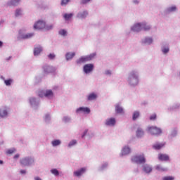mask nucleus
Returning a JSON list of instances; mask_svg holds the SVG:
<instances>
[{"label":"nucleus","instance_id":"obj_17","mask_svg":"<svg viewBox=\"0 0 180 180\" xmlns=\"http://www.w3.org/2000/svg\"><path fill=\"white\" fill-rule=\"evenodd\" d=\"M155 169H157V171H160V172H164L165 171H168V169H167L165 167H162V166H161L160 165H156Z\"/></svg>","mask_w":180,"mask_h":180},{"label":"nucleus","instance_id":"obj_32","mask_svg":"<svg viewBox=\"0 0 180 180\" xmlns=\"http://www.w3.org/2000/svg\"><path fill=\"white\" fill-rule=\"evenodd\" d=\"M175 178L172 176H166L162 178V180H174Z\"/></svg>","mask_w":180,"mask_h":180},{"label":"nucleus","instance_id":"obj_1","mask_svg":"<svg viewBox=\"0 0 180 180\" xmlns=\"http://www.w3.org/2000/svg\"><path fill=\"white\" fill-rule=\"evenodd\" d=\"M142 29L145 30H150L151 27L150 25H147L146 22L136 24L131 27V30L133 32H140Z\"/></svg>","mask_w":180,"mask_h":180},{"label":"nucleus","instance_id":"obj_12","mask_svg":"<svg viewBox=\"0 0 180 180\" xmlns=\"http://www.w3.org/2000/svg\"><path fill=\"white\" fill-rule=\"evenodd\" d=\"M43 69L44 74H50L54 71V68L47 65L44 66Z\"/></svg>","mask_w":180,"mask_h":180},{"label":"nucleus","instance_id":"obj_48","mask_svg":"<svg viewBox=\"0 0 180 180\" xmlns=\"http://www.w3.org/2000/svg\"><path fill=\"white\" fill-rule=\"evenodd\" d=\"M20 174H26V170H20Z\"/></svg>","mask_w":180,"mask_h":180},{"label":"nucleus","instance_id":"obj_26","mask_svg":"<svg viewBox=\"0 0 180 180\" xmlns=\"http://www.w3.org/2000/svg\"><path fill=\"white\" fill-rule=\"evenodd\" d=\"M75 56V53H68L66 54V60H71Z\"/></svg>","mask_w":180,"mask_h":180},{"label":"nucleus","instance_id":"obj_34","mask_svg":"<svg viewBox=\"0 0 180 180\" xmlns=\"http://www.w3.org/2000/svg\"><path fill=\"white\" fill-rule=\"evenodd\" d=\"M4 83H5V84H6L7 86H9V85H11V84H12V79H8V80H5V81H4Z\"/></svg>","mask_w":180,"mask_h":180},{"label":"nucleus","instance_id":"obj_20","mask_svg":"<svg viewBox=\"0 0 180 180\" xmlns=\"http://www.w3.org/2000/svg\"><path fill=\"white\" fill-rule=\"evenodd\" d=\"M136 136L137 137H143L144 136V131L141 128H139L136 131Z\"/></svg>","mask_w":180,"mask_h":180},{"label":"nucleus","instance_id":"obj_43","mask_svg":"<svg viewBox=\"0 0 180 180\" xmlns=\"http://www.w3.org/2000/svg\"><path fill=\"white\" fill-rule=\"evenodd\" d=\"M162 51L165 54H167V53H168L169 51V48H164L162 49Z\"/></svg>","mask_w":180,"mask_h":180},{"label":"nucleus","instance_id":"obj_10","mask_svg":"<svg viewBox=\"0 0 180 180\" xmlns=\"http://www.w3.org/2000/svg\"><path fill=\"white\" fill-rule=\"evenodd\" d=\"M77 113L82 112V113H90L91 110L89 108L86 107H80L77 109L76 110Z\"/></svg>","mask_w":180,"mask_h":180},{"label":"nucleus","instance_id":"obj_16","mask_svg":"<svg viewBox=\"0 0 180 180\" xmlns=\"http://www.w3.org/2000/svg\"><path fill=\"white\" fill-rule=\"evenodd\" d=\"M86 16H88V12L86 11L80 12L77 14V18H79V19H84Z\"/></svg>","mask_w":180,"mask_h":180},{"label":"nucleus","instance_id":"obj_3","mask_svg":"<svg viewBox=\"0 0 180 180\" xmlns=\"http://www.w3.org/2000/svg\"><path fill=\"white\" fill-rule=\"evenodd\" d=\"M95 56H96V53H92L88 56L82 57L77 60V64H82V63H86V61H89L93 59Z\"/></svg>","mask_w":180,"mask_h":180},{"label":"nucleus","instance_id":"obj_35","mask_svg":"<svg viewBox=\"0 0 180 180\" xmlns=\"http://www.w3.org/2000/svg\"><path fill=\"white\" fill-rule=\"evenodd\" d=\"M20 15H22V11L20 9H17L15 11V16H20Z\"/></svg>","mask_w":180,"mask_h":180},{"label":"nucleus","instance_id":"obj_22","mask_svg":"<svg viewBox=\"0 0 180 180\" xmlns=\"http://www.w3.org/2000/svg\"><path fill=\"white\" fill-rule=\"evenodd\" d=\"M97 97L98 96H96V94L92 93V94L89 95L88 101H95V99H96Z\"/></svg>","mask_w":180,"mask_h":180},{"label":"nucleus","instance_id":"obj_21","mask_svg":"<svg viewBox=\"0 0 180 180\" xmlns=\"http://www.w3.org/2000/svg\"><path fill=\"white\" fill-rule=\"evenodd\" d=\"M19 2H20V0H11L9 3L8 5H10V6H16V5H18V4H19Z\"/></svg>","mask_w":180,"mask_h":180},{"label":"nucleus","instance_id":"obj_31","mask_svg":"<svg viewBox=\"0 0 180 180\" xmlns=\"http://www.w3.org/2000/svg\"><path fill=\"white\" fill-rule=\"evenodd\" d=\"M51 174H53L56 176H58V175H60V173L58 172V170H57V169H51Z\"/></svg>","mask_w":180,"mask_h":180},{"label":"nucleus","instance_id":"obj_47","mask_svg":"<svg viewBox=\"0 0 180 180\" xmlns=\"http://www.w3.org/2000/svg\"><path fill=\"white\" fill-rule=\"evenodd\" d=\"M14 158L16 160L18 158H19V154H17L14 156Z\"/></svg>","mask_w":180,"mask_h":180},{"label":"nucleus","instance_id":"obj_11","mask_svg":"<svg viewBox=\"0 0 180 180\" xmlns=\"http://www.w3.org/2000/svg\"><path fill=\"white\" fill-rule=\"evenodd\" d=\"M86 171V168L85 167H82L80 169L74 172V175L75 176H81V175H83V174H85Z\"/></svg>","mask_w":180,"mask_h":180},{"label":"nucleus","instance_id":"obj_24","mask_svg":"<svg viewBox=\"0 0 180 180\" xmlns=\"http://www.w3.org/2000/svg\"><path fill=\"white\" fill-rule=\"evenodd\" d=\"M115 112L117 113H123V108L122 107H120V105H117L115 106Z\"/></svg>","mask_w":180,"mask_h":180},{"label":"nucleus","instance_id":"obj_13","mask_svg":"<svg viewBox=\"0 0 180 180\" xmlns=\"http://www.w3.org/2000/svg\"><path fill=\"white\" fill-rule=\"evenodd\" d=\"M106 126H115L116 124V120L115 118H110L105 122Z\"/></svg>","mask_w":180,"mask_h":180},{"label":"nucleus","instance_id":"obj_23","mask_svg":"<svg viewBox=\"0 0 180 180\" xmlns=\"http://www.w3.org/2000/svg\"><path fill=\"white\" fill-rule=\"evenodd\" d=\"M72 16H74V14H72V13H69V14L65 13V14H64L63 18L66 20H70V19H71L72 18Z\"/></svg>","mask_w":180,"mask_h":180},{"label":"nucleus","instance_id":"obj_14","mask_svg":"<svg viewBox=\"0 0 180 180\" xmlns=\"http://www.w3.org/2000/svg\"><path fill=\"white\" fill-rule=\"evenodd\" d=\"M165 142L161 143H157L153 146V148H154V150H161V148H162V147H165Z\"/></svg>","mask_w":180,"mask_h":180},{"label":"nucleus","instance_id":"obj_29","mask_svg":"<svg viewBox=\"0 0 180 180\" xmlns=\"http://www.w3.org/2000/svg\"><path fill=\"white\" fill-rule=\"evenodd\" d=\"M61 144V141L60 140H55L52 141V146L53 147H56V146H60Z\"/></svg>","mask_w":180,"mask_h":180},{"label":"nucleus","instance_id":"obj_15","mask_svg":"<svg viewBox=\"0 0 180 180\" xmlns=\"http://www.w3.org/2000/svg\"><path fill=\"white\" fill-rule=\"evenodd\" d=\"M143 170L146 174H150V172H151V171H153V168H151V167H150V165H145L143 167Z\"/></svg>","mask_w":180,"mask_h":180},{"label":"nucleus","instance_id":"obj_28","mask_svg":"<svg viewBox=\"0 0 180 180\" xmlns=\"http://www.w3.org/2000/svg\"><path fill=\"white\" fill-rule=\"evenodd\" d=\"M140 116V112L139 111H135L133 114L132 119L136 120Z\"/></svg>","mask_w":180,"mask_h":180},{"label":"nucleus","instance_id":"obj_7","mask_svg":"<svg viewBox=\"0 0 180 180\" xmlns=\"http://www.w3.org/2000/svg\"><path fill=\"white\" fill-rule=\"evenodd\" d=\"M39 96L40 98H43V96H46V98H52L53 96V91L51 90H47L45 94H43V92H39Z\"/></svg>","mask_w":180,"mask_h":180},{"label":"nucleus","instance_id":"obj_41","mask_svg":"<svg viewBox=\"0 0 180 180\" xmlns=\"http://www.w3.org/2000/svg\"><path fill=\"white\" fill-rule=\"evenodd\" d=\"M33 34H27L24 36V39H30V37H32Z\"/></svg>","mask_w":180,"mask_h":180},{"label":"nucleus","instance_id":"obj_49","mask_svg":"<svg viewBox=\"0 0 180 180\" xmlns=\"http://www.w3.org/2000/svg\"><path fill=\"white\" fill-rule=\"evenodd\" d=\"M47 30H50V29H53V26L46 27Z\"/></svg>","mask_w":180,"mask_h":180},{"label":"nucleus","instance_id":"obj_18","mask_svg":"<svg viewBox=\"0 0 180 180\" xmlns=\"http://www.w3.org/2000/svg\"><path fill=\"white\" fill-rule=\"evenodd\" d=\"M127 154H130V148L125 147L122 150V155H127Z\"/></svg>","mask_w":180,"mask_h":180},{"label":"nucleus","instance_id":"obj_50","mask_svg":"<svg viewBox=\"0 0 180 180\" xmlns=\"http://www.w3.org/2000/svg\"><path fill=\"white\" fill-rule=\"evenodd\" d=\"M35 180H41V179L40 177H35Z\"/></svg>","mask_w":180,"mask_h":180},{"label":"nucleus","instance_id":"obj_44","mask_svg":"<svg viewBox=\"0 0 180 180\" xmlns=\"http://www.w3.org/2000/svg\"><path fill=\"white\" fill-rule=\"evenodd\" d=\"M91 0H82V4H88V2H89Z\"/></svg>","mask_w":180,"mask_h":180},{"label":"nucleus","instance_id":"obj_37","mask_svg":"<svg viewBox=\"0 0 180 180\" xmlns=\"http://www.w3.org/2000/svg\"><path fill=\"white\" fill-rule=\"evenodd\" d=\"M15 151H16L15 148H12V149L8 150L6 153L7 154H13V153H15Z\"/></svg>","mask_w":180,"mask_h":180},{"label":"nucleus","instance_id":"obj_27","mask_svg":"<svg viewBox=\"0 0 180 180\" xmlns=\"http://www.w3.org/2000/svg\"><path fill=\"white\" fill-rule=\"evenodd\" d=\"M143 43L145 44H151V43H153V39L152 38H146L143 41Z\"/></svg>","mask_w":180,"mask_h":180},{"label":"nucleus","instance_id":"obj_40","mask_svg":"<svg viewBox=\"0 0 180 180\" xmlns=\"http://www.w3.org/2000/svg\"><path fill=\"white\" fill-rule=\"evenodd\" d=\"M69 2H70V0H62L61 5L62 6L67 5V4H68Z\"/></svg>","mask_w":180,"mask_h":180},{"label":"nucleus","instance_id":"obj_25","mask_svg":"<svg viewBox=\"0 0 180 180\" xmlns=\"http://www.w3.org/2000/svg\"><path fill=\"white\" fill-rule=\"evenodd\" d=\"M8 116V112L6 110H0V117Z\"/></svg>","mask_w":180,"mask_h":180},{"label":"nucleus","instance_id":"obj_42","mask_svg":"<svg viewBox=\"0 0 180 180\" xmlns=\"http://www.w3.org/2000/svg\"><path fill=\"white\" fill-rule=\"evenodd\" d=\"M49 58H50V60H53L56 57V55H54V53H50L49 56H48Z\"/></svg>","mask_w":180,"mask_h":180},{"label":"nucleus","instance_id":"obj_45","mask_svg":"<svg viewBox=\"0 0 180 180\" xmlns=\"http://www.w3.org/2000/svg\"><path fill=\"white\" fill-rule=\"evenodd\" d=\"M86 133H88V130H85L84 131V134L82 136V137H84L86 134Z\"/></svg>","mask_w":180,"mask_h":180},{"label":"nucleus","instance_id":"obj_46","mask_svg":"<svg viewBox=\"0 0 180 180\" xmlns=\"http://www.w3.org/2000/svg\"><path fill=\"white\" fill-rule=\"evenodd\" d=\"M35 101H36V98H30V102H34Z\"/></svg>","mask_w":180,"mask_h":180},{"label":"nucleus","instance_id":"obj_52","mask_svg":"<svg viewBox=\"0 0 180 180\" xmlns=\"http://www.w3.org/2000/svg\"><path fill=\"white\" fill-rule=\"evenodd\" d=\"M0 164H4V161L0 160Z\"/></svg>","mask_w":180,"mask_h":180},{"label":"nucleus","instance_id":"obj_30","mask_svg":"<svg viewBox=\"0 0 180 180\" xmlns=\"http://www.w3.org/2000/svg\"><path fill=\"white\" fill-rule=\"evenodd\" d=\"M130 78L131 79H135L136 84H138L139 79H137V75L135 73H131Z\"/></svg>","mask_w":180,"mask_h":180},{"label":"nucleus","instance_id":"obj_8","mask_svg":"<svg viewBox=\"0 0 180 180\" xmlns=\"http://www.w3.org/2000/svg\"><path fill=\"white\" fill-rule=\"evenodd\" d=\"M158 158L159 161H169V156L164 153H159Z\"/></svg>","mask_w":180,"mask_h":180},{"label":"nucleus","instance_id":"obj_38","mask_svg":"<svg viewBox=\"0 0 180 180\" xmlns=\"http://www.w3.org/2000/svg\"><path fill=\"white\" fill-rule=\"evenodd\" d=\"M169 12H174L176 11V6H172L168 8Z\"/></svg>","mask_w":180,"mask_h":180},{"label":"nucleus","instance_id":"obj_5","mask_svg":"<svg viewBox=\"0 0 180 180\" xmlns=\"http://www.w3.org/2000/svg\"><path fill=\"white\" fill-rule=\"evenodd\" d=\"M34 162V160H33V159H32L30 158H25L21 159V160H20V163L24 167L30 165V164H32V162Z\"/></svg>","mask_w":180,"mask_h":180},{"label":"nucleus","instance_id":"obj_39","mask_svg":"<svg viewBox=\"0 0 180 180\" xmlns=\"http://www.w3.org/2000/svg\"><path fill=\"white\" fill-rule=\"evenodd\" d=\"M157 119V114H153L150 117V120H155Z\"/></svg>","mask_w":180,"mask_h":180},{"label":"nucleus","instance_id":"obj_4","mask_svg":"<svg viewBox=\"0 0 180 180\" xmlns=\"http://www.w3.org/2000/svg\"><path fill=\"white\" fill-rule=\"evenodd\" d=\"M148 130L149 133H150V134H153V136H158V134H161V133H162L161 129L157 127H150L148 128Z\"/></svg>","mask_w":180,"mask_h":180},{"label":"nucleus","instance_id":"obj_9","mask_svg":"<svg viewBox=\"0 0 180 180\" xmlns=\"http://www.w3.org/2000/svg\"><path fill=\"white\" fill-rule=\"evenodd\" d=\"M94 70V65L92 64H87L84 66V71L86 74H89L91 71Z\"/></svg>","mask_w":180,"mask_h":180},{"label":"nucleus","instance_id":"obj_33","mask_svg":"<svg viewBox=\"0 0 180 180\" xmlns=\"http://www.w3.org/2000/svg\"><path fill=\"white\" fill-rule=\"evenodd\" d=\"M59 34H60V36H67V31L65 30H61L59 31Z\"/></svg>","mask_w":180,"mask_h":180},{"label":"nucleus","instance_id":"obj_2","mask_svg":"<svg viewBox=\"0 0 180 180\" xmlns=\"http://www.w3.org/2000/svg\"><path fill=\"white\" fill-rule=\"evenodd\" d=\"M131 161L136 164H146V158L144 157V155H138L132 157Z\"/></svg>","mask_w":180,"mask_h":180},{"label":"nucleus","instance_id":"obj_51","mask_svg":"<svg viewBox=\"0 0 180 180\" xmlns=\"http://www.w3.org/2000/svg\"><path fill=\"white\" fill-rule=\"evenodd\" d=\"M2 44H3L2 41H0V47H2Z\"/></svg>","mask_w":180,"mask_h":180},{"label":"nucleus","instance_id":"obj_36","mask_svg":"<svg viewBox=\"0 0 180 180\" xmlns=\"http://www.w3.org/2000/svg\"><path fill=\"white\" fill-rule=\"evenodd\" d=\"M75 144H77V141L73 140L70 142V143L68 144V147H72V146H75Z\"/></svg>","mask_w":180,"mask_h":180},{"label":"nucleus","instance_id":"obj_6","mask_svg":"<svg viewBox=\"0 0 180 180\" xmlns=\"http://www.w3.org/2000/svg\"><path fill=\"white\" fill-rule=\"evenodd\" d=\"M45 27H46V22H44V21H38L34 25V29H36L37 30H40L41 29H44Z\"/></svg>","mask_w":180,"mask_h":180},{"label":"nucleus","instance_id":"obj_19","mask_svg":"<svg viewBox=\"0 0 180 180\" xmlns=\"http://www.w3.org/2000/svg\"><path fill=\"white\" fill-rule=\"evenodd\" d=\"M42 51L43 49H41V46L34 48V56H39V54H40V52Z\"/></svg>","mask_w":180,"mask_h":180}]
</instances>
